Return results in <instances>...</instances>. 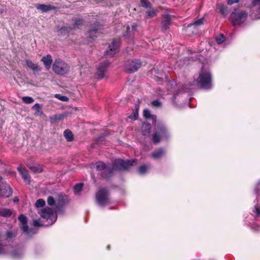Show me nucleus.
Returning <instances> with one entry per match:
<instances>
[{"label":"nucleus","instance_id":"3c124183","mask_svg":"<svg viewBox=\"0 0 260 260\" xmlns=\"http://www.w3.org/2000/svg\"><path fill=\"white\" fill-rule=\"evenodd\" d=\"M34 225L35 226H41L40 223V221L38 220H34Z\"/></svg>","mask_w":260,"mask_h":260},{"label":"nucleus","instance_id":"79ce46f5","mask_svg":"<svg viewBox=\"0 0 260 260\" xmlns=\"http://www.w3.org/2000/svg\"><path fill=\"white\" fill-rule=\"evenodd\" d=\"M254 191L256 194L259 195L260 192V183H257L254 188Z\"/></svg>","mask_w":260,"mask_h":260},{"label":"nucleus","instance_id":"f8f14e48","mask_svg":"<svg viewBox=\"0 0 260 260\" xmlns=\"http://www.w3.org/2000/svg\"><path fill=\"white\" fill-rule=\"evenodd\" d=\"M110 64V62L108 60H106L100 63L97 68L96 75L98 79L101 80L105 77V74L107 71V68Z\"/></svg>","mask_w":260,"mask_h":260},{"label":"nucleus","instance_id":"09e8293b","mask_svg":"<svg viewBox=\"0 0 260 260\" xmlns=\"http://www.w3.org/2000/svg\"><path fill=\"white\" fill-rule=\"evenodd\" d=\"M4 245L0 243V254H4L6 253V251L4 248Z\"/></svg>","mask_w":260,"mask_h":260},{"label":"nucleus","instance_id":"6e6552de","mask_svg":"<svg viewBox=\"0 0 260 260\" xmlns=\"http://www.w3.org/2000/svg\"><path fill=\"white\" fill-rule=\"evenodd\" d=\"M142 66V62L140 59H129L125 64V71L127 73L137 72Z\"/></svg>","mask_w":260,"mask_h":260},{"label":"nucleus","instance_id":"5fc2aeb1","mask_svg":"<svg viewBox=\"0 0 260 260\" xmlns=\"http://www.w3.org/2000/svg\"><path fill=\"white\" fill-rule=\"evenodd\" d=\"M13 202L14 203H17L19 202V199L17 197H15V198H14L13 199Z\"/></svg>","mask_w":260,"mask_h":260},{"label":"nucleus","instance_id":"9b49d317","mask_svg":"<svg viewBox=\"0 0 260 260\" xmlns=\"http://www.w3.org/2000/svg\"><path fill=\"white\" fill-rule=\"evenodd\" d=\"M120 45V42L119 40H113L111 44L109 45V50L105 52V55L111 57H113L119 52Z\"/></svg>","mask_w":260,"mask_h":260},{"label":"nucleus","instance_id":"6e6d98bb","mask_svg":"<svg viewBox=\"0 0 260 260\" xmlns=\"http://www.w3.org/2000/svg\"><path fill=\"white\" fill-rule=\"evenodd\" d=\"M256 4L259 5V10L260 12V0H255Z\"/></svg>","mask_w":260,"mask_h":260},{"label":"nucleus","instance_id":"f704fd0d","mask_svg":"<svg viewBox=\"0 0 260 260\" xmlns=\"http://www.w3.org/2000/svg\"><path fill=\"white\" fill-rule=\"evenodd\" d=\"M45 205V202L43 199H38L35 204V205L37 207H43Z\"/></svg>","mask_w":260,"mask_h":260},{"label":"nucleus","instance_id":"cd10ccee","mask_svg":"<svg viewBox=\"0 0 260 260\" xmlns=\"http://www.w3.org/2000/svg\"><path fill=\"white\" fill-rule=\"evenodd\" d=\"M219 12L223 16H225L228 14V7L221 5L219 7Z\"/></svg>","mask_w":260,"mask_h":260},{"label":"nucleus","instance_id":"1a4fd4ad","mask_svg":"<svg viewBox=\"0 0 260 260\" xmlns=\"http://www.w3.org/2000/svg\"><path fill=\"white\" fill-rule=\"evenodd\" d=\"M41 216L48 221V224L52 225L55 222L57 215L54 213L52 209L49 207H46L42 210Z\"/></svg>","mask_w":260,"mask_h":260},{"label":"nucleus","instance_id":"412c9836","mask_svg":"<svg viewBox=\"0 0 260 260\" xmlns=\"http://www.w3.org/2000/svg\"><path fill=\"white\" fill-rule=\"evenodd\" d=\"M17 170L19 172V173L21 175L22 177L24 180H29L30 176L28 174V171L25 167H18Z\"/></svg>","mask_w":260,"mask_h":260},{"label":"nucleus","instance_id":"c85d7f7f","mask_svg":"<svg viewBox=\"0 0 260 260\" xmlns=\"http://www.w3.org/2000/svg\"><path fill=\"white\" fill-rule=\"evenodd\" d=\"M17 232L16 231H7L6 232V235L7 238L8 239H12L16 237Z\"/></svg>","mask_w":260,"mask_h":260},{"label":"nucleus","instance_id":"423d86ee","mask_svg":"<svg viewBox=\"0 0 260 260\" xmlns=\"http://www.w3.org/2000/svg\"><path fill=\"white\" fill-rule=\"evenodd\" d=\"M109 192L105 188H100L96 193L95 199L98 204L101 206H105L111 203Z\"/></svg>","mask_w":260,"mask_h":260},{"label":"nucleus","instance_id":"9d476101","mask_svg":"<svg viewBox=\"0 0 260 260\" xmlns=\"http://www.w3.org/2000/svg\"><path fill=\"white\" fill-rule=\"evenodd\" d=\"M103 26L98 22H96L91 25V28L88 31V35L89 38L95 40L98 36L102 34L101 30Z\"/></svg>","mask_w":260,"mask_h":260},{"label":"nucleus","instance_id":"ddd939ff","mask_svg":"<svg viewBox=\"0 0 260 260\" xmlns=\"http://www.w3.org/2000/svg\"><path fill=\"white\" fill-rule=\"evenodd\" d=\"M171 15L165 14L162 15V20L160 23V29L162 32H165L170 28L171 24Z\"/></svg>","mask_w":260,"mask_h":260},{"label":"nucleus","instance_id":"c03bdc74","mask_svg":"<svg viewBox=\"0 0 260 260\" xmlns=\"http://www.w3.org/2000/svg\"><path fill=\"white\" fill-rule=\"evenodd\" d=\"M151 104L154 107H159L161 106V103L158 100H154L151 102Z\"/></svg>","mask_w":260,"mask_h":260},{"label":"nucleus","instance_id":"4c0bfd02","mask_svg":"<svg viewBox=\"0 0 260 260\" xmlns=\"http://www.w3.org/2000/svg\"><path fill=\"white\" fill-rule=\"evenodd\" d=\"M55 97L63 102H68L69 100L67 96L61 95L59 94H56Z\"/></svg>","mask_w":260,"mask_h":260},{"label":"nucleus","instance_id":"aec40b11","mask_svg":"<svg viewBox=\"0 0 260 260\" xmlns=\"http://www.w3.org/2000/svg\"><path fill=\"white\" fill-rule=\"evenodd\" d=\"M41 61L43 62L45 68L47 70H49L51 68V66L53 60L50 54H48L45 56H43L41 58Z\"/></svg>","mask_w":260,"mask_h":260},{"label":"nucleus","instance_id":"a211bd4d","mask_svg":"<svg viewBox=\"0 0 260 260\" xmlns=\"http://www.w3.org/2000/svg\"><path fill=\"white\" fill-rule=\"evenodd\" d=\"M166 149L163 148H159L154 151L151 154V157L154 159H159L165 156Z\"/></svg>","mask_w":260,"mask_h":260},{"label":"nucleus","instance_id":"bb28decb","mask_svg":"<svg viewBox=\"0 0 260 260\" xmlns=\"http://www.w3.org/2000/svg\"><path fill=\"white\" fill-rule=\"evenodd\" d=\"M72 30L70 26H64L62 27L59 30L58 33L61 35H65L69 33Z\"/></svg>","mask_w":260,"mask_h":260},{"label":"nucleus","instance_id":"603ef678","mask_svg":"<svg viewBox=\"0 0 260 260\" xmlns=\"http://www.w3.org/2000/svg\"><path fill=\"white\" fill-rule=\"evenodd\" d=\"M145 129L148 131V133H149L151 129V125L150 124H146Z\"/></svg>","mask_w":260,"mask_h":260},{"label":"nucleus","instance_id":"473e14b6","mask_svg":"<svg viewBox=\"0 0 260 260\" xmlns=\"http://www.w3.org/2000/svg\"><path fill=\"white\" fill-rule=\"evenodd\" d=\"M66 197L63 195H59L58 199L57 200L58 204L60 206H62L66 202Z\"/></svg>","mask_w":260,"mask_h":260},{"label":"nucleus","instance_id":"ea45409f","mask_svg":"<svg viewBox=\"0 0 260 260\" xmlns=\"http://www.w3.org/2000/svg\"><path fill=\"white\" fill-rule=\"evenodd\" d=\"M152 115V114H151L150 111L148 109H145L143 111V116L147 119H148Z\"/></svg>","mask_w":260,"mask_h":260},{"label":"nucleus","instance_id":"20e7f679","mask_svg":"<svg viewBox=\"0 0 260 260\" xmlns=\"http://www.w3.org/2000/svg\"><path fill=\"white\" fill-rule=\"evenodd\" d=\"M136 158L124 160L122 159H116L112 163V166L114 170L126 171L128 170L137 161Z\"/></svg>","mask_w":260,"mask_h":260},{"label":"nucleus","instance_id":"a18cd8bd","mask_svg":"<svg viewBox=\"0 0 260 260\" xmlns=\"http://www.w3.org/2000/svg\"><path fill=\"white\" fill-rule=\"evenodd\" d=\"M41 108V107L40 106V105L38 103L35 104L32 107V109L35 110L38 112H40V109Z\"/></svg>","mask_w":260,"mask_h":260},{"label":"nucleus","instance_id":"2eb2a0df","mask_svg":"<svg viewBox=\"0 0 260 260\" xmlns=\"http://www.w3.org/2000/svg\"><path fill=\"white\" fill-rule=\"evenodd\" d=\"M204 19L203 18H200L193 23H191L188 24L185 30L187 32L190 31L191 30L192 34H196L197 32L198 27L201 25H203Z\"/></svg>","mask_w":260,"mask_h":260},{"label":"nucleus","instance_id":"b1692460","mask_svg":"<svg viewBox=\"0 0 260 260\" xmlns=\"http://www.w3.org/2000/svg\"><path fill=\"white\" fill-rule=\"evenodd\" d=\"M63 136L68 142H71L74 140V136L70 129H66L63 132Z\"/></svg>","mask_w":260,"mask_h":260},{"label":"nucleus","instance_id":"39448f33","mask_svg":"<svg viewBox=\"0 0 260 260\" xmlns=\"http://www.w3.org/2000/svg\"><path fill=\"white\" fill-rule=\"evenodd\" d=\"M52 70L57 75H64L70 71V67L61 59H56L53 63Z\"/></svg>","mask_w":260,"mask_h":260},{"label":"nucleus","instance_id":"7ed1b4c3","mask_svg":"<svg viewBox=\"0 0 260 260\" xmlns=\"http://www.w3.org/2000/svg\"><path fill=\"white\" fill-rule=\"evenodd\" d=\"M95 169L102 178L106 180L110 179L113 175L114 169L111 166H108L106 163L102 161L95 163Z\"/></svg>","mask_w":260,"mask_h":260},{"label":"nucleus","instance_id":"4468645a","mask_svg":"<svg viewBox=\"0 0 260 260\" xmlns=\"http://www.w3.org/2000/svg\"><path fill=\"white\" fill-rule=\"evenodd\" d=\"M13 193L12 188L6 182L0 184V196L6 198L11 196Z\"/></svg>","mask_w":260,"mask_h":260},{"label":"nucleus","instance_id":"c9c22d12","mask_svg":"<svg viewBox=\"0 0 260 260\" xmlns=\"http://www.w3.org/2000/svg\"><path fill=\"white\" fill-rule=\"evenodd\" d=\"M22 101L26 104H31L34 102L32 98L30 96H24L22 98Z\"/></svg>","mask_w":260,"mask_h":260},{"label":"nucleus","instance_id":"49530a36","mask_svg":"<svg viewBox=\"0 0 260 260\" xmlns=\"http://www.w3.org/2000/svg\"><path fill=\"white\" fill-rule=\"evenodd\" d=\"M149 120H151L153 124H156L157 117L155 115L152 114L150 118H149Z\"/></svg>","mask_w":260,"mask_h":260},{"label":"nucleus","instance_id":"f3484780","mask_svg":"<svg viewBox=\"0 0 260 260\" xmlns=\"http://www.w3.org/2000/svg\"><path fill=\"white\" fill-rule=\"evenodd\" d=\"M36 8L37 10L41 11L42 12H47L51 10H58V8L51 5L37 4Z\"/></svg>","mask_w":260,"mask_h":260},{"label":"nucleus","instance_id":"4d7b16f0","mask_svg":"<svg viewBox=\"0 0 260 260\" xmlns=\"http://www.w3.org/2000/svg\"><path fill=\"white\" fill-rule=\"evenodd\" d=\"M106 249L107 250H110V245H108L107 246H106Z\"/></svg>","mask_w":260,"mask_h":260},{"label":"nucleus","instance_id":"2f4dec72","mask_svg":"<svg viewBox=\"0 0 260 260\" xmlns=\"http://www.w3.org/2000/svg\"><path fill=\"white\" fill-rule=\"evenodd\" d=\"M140 3L143 8L148 9L151 7V4L148 0H140Z\"/></svg>","mask_w":260,"mask_h":260},{"label":"nucleus","instance_id":"a878e982","mask_svg":"<svg viewBox=\"0 0 260 260\" xmlns=\"http://www.w3.org/2000/svg\"><path fill=\"white\" fill-rule=\"evenodd\" d=\"M73 21L74 22L73 24L74 28H80L83 24V20L82 19L74 18Z\"/></svg>","mask_w":260,"mask_h":260},{"label":"nucleus","instance_id":"f257e3e1","mask_svg":"<svg viewBox=\"0 0 260 260\" xmlns=\"http://www.w3.org/2000/svg\"><path fill=\"white\" fill-rule=\"evenodd\" d=\"M169 136L167 127L164 124L159 123L156 125V131L151 135V140L154 144H157L161 139H168Z\"/></svg>","mask_w":260,"mask_h":260},{"label":"nucleus","instance_id":"0eeeda50","mask_svg":"<svg viewBox=\"0 0 260 260\" xmlns=\"http://www.w3.org/2000/svg\"><path fill=\"white\" fill-rule=\"evenodd\" d=\"M248 14L245 11L233 12L230 15V21L234 26L241 25L247 19Z\"/></svg>","mask_w":260,"mask_h":260},{"label":"nucleus","instance_id":"de8ad7c7","mask_svg":"<svg viewBox=\"0 0 260 260\" xmlns=\"http://www.w3.org/2000/svg\"><path fill=\"white\" fill-rule=\"evenodd\" d=\"M134 119L136 120L138 117V108H136V110L133 111Z\"/></svg>","mask_w":260,"mask_h":260},{"label":"nucleus","instance_id":"e433bc0d","mask_svg":"<svg viewBox=\"0 0 260 260\" xmlns=\"http://www.w3.org/2000/svg\"><path fill=\"white\" fill-rule=\"evenodd\" d=\"M47 204L49 206H54L55 204V201L54 198L52 196H49L47 200Z\"/></svg>","mask_w":260,"mask_h":260},{"label":"nucleus","instance_id":"393cba45","mask_svg":"<svg viewBox=\"0 0 260 260\" xmlns=\"http://www.w3.org/2000/svg\"><path fill=\"white\" fill-rule=\"evenodd\" d=\"M12 211L9 209L3 208L0 210V216L5 217H10L12 215Z\"/></svg>","mask_w":260,"mask_h":260},{"label":"nucleus","instance_id":"bf43d9fd","mask_svg":"<svg viewBox=\"0 0 260 260\" xmlns=\"http://www.w3.org/2000/svg\"><path fill=\"white\" fill-rule=\"evenodd\" d=\"M12 254L13 256H14V257L15 256L14 253H12Z\"/></svg>","mask_w":260,"mask_h":260},{"label":"nucleus","instance_id":"052dcab7","mask_svg":"<svg viewBox=\"0 0 260 260\" xmlns=\"http://www.w3.org/2000/svg\"><path fill=\"white\" fill-rule=\"evenodd\" d=\"M2 12L0 11V13H1Z\"/></svg>","mask_w":260,"mask_h":260},{"label":"nucleus","instance_id":"dca6fc26","mask_svg":"<svg viewBox=\"0 0 260 260\" xmlns=\"http://www.w3.org/2000/svg\"><path fill=\"white\" fill-rule=\"evenodd\" d=\"M18 220L20 222V229L23 233L28 234V226L27 225V218L24 214H20L18 217Z\"/></svg>","mask_w":260,"mask_h":260},{"label":"nucleus","instance_id":"58836bf2","mask_svg":"<svg viewBox=\"0 0 260 260\" xmlns=\"http://www.w3.org/2000/svg\"><path fill=\"white\" fill-rule=\"evenodd\" d=\"M137 24L133 23L131 25V32L129 33L132 35V38L134 37L135 32L137 31Z\"/></svg>","mask_w":260,"mask_h":260},{"label":"nucleus","instance_id":"5701e85b","mask_svg":"<svg viewBox=\"0 0 260 260\" xmlns=\"http://www.w3.org/2000/svg\"><path fill=\"white\" fill-rule=\"evenodd\" d=\"M27 167L34 173H40L43 171V168L40 165L32 166L27 164Z\"/></svg>","mask_w":260,"mask_h":260},{"label":"nucleus","instance_id":"a19ab883","mask_svg":"<svg viewBox=\"0 0 260 260\" xmlns=\"http://www.w3.org/2000/svg\"><path fill=\"white\" fill-rule=\"evenodd\" d=\"M131 32V27L127 25L126 27V31L124 34V37H132V35L129 34Z\"/></svg>","mask_w":260,"mask_h":260},{"label":"nucleus","instance_id":"7c9ffc66","mask_svg":"<svg viewBox=\"0 0 260 260\" xmlns=\"http://www.w3.org/2000/svg\"><path fill=\"white\" fill-rule=\"evenodd\" d=\"M148 170V166L146 165H143L140 166L138 169V172L140 174H144L146 173Z\"/></svg>","mask_w":260,"mask_h":260},{"label":"nucleus","instance_id":"864d4df0","mask_svg":"<svg viewBox=\"0 0 260 260\" xmlns=\"http://www.w3.org/2000/svg\"><path fill=\"white\" fill-rule=\"evenodd\" d=\"M156 81L158 82H161L162 81V78L156 77Z\"/></svg>","mask_w":260,"mask_h":260},{"label":"nucleus","instance_id":"13d9d810","mask_svg":"<svg viewBox=\"0 0 260 260\" xmlns=\"http://www.w3.org/2000/svg\"><path fill=\"white\" fill-rule=\"evenodd\" d=\"M2 180H3V177L1 176H0V184H1L2 182H3L2 181Z\"/></svg>","mask_w":260,"mask_h":260},{"label":"nucleus","instance_id":"6ab92c4d","mask_svg":"<svg viewBox=\"0 0 260 260\" xmlns=\"http://www.w3.org/2000/svg\"><path fill=\"white\" fill-rule=\"evenodd\" d=\"M25 63L27 67L32 70L35 74L41 72V68L37 64L33 63L31 60L26 59Z\"/></svg>","mask_w":260,"mask_h":260},{"label":"nucleus","instance_id":"8fccbe9b","mask_svg":"<svg viewBox=\"0 0 260 260\" xmlns=\"http://www.w3.org/2000/svg\"><path fill=\"white\" fill-rule=\"evenodd\" d=\"M239 2V0H228L227 3L228 5H231L234 3H238Z\"/></svg>","mask_w":260,"mask_h":260},{"label":"nucleus","instance_id":"c756f323","mask_svg":"<svg viewBox=\"0 0 260 260\" xmlns=\"http://www.w3.org/2000/svg\"><path fill=\"white\" fill-rule=\"evenodd\" d=\"M215 40L219 45L222 44L225 41V37L222 34L215 37Z\"/></svg>","mask_w":260,"mask_h":260},{"label":"nucleus","instance_id":"72a5a7b5","mask_svg":"<svg viewBox=\"0 0 260 260\" xmlns=\"http://www.w3.org/2000/svg\"><path fill=\"white\" fill-rule=\"evenodd\" d=\"M83 184L82 183L76 184L74 188V191L76 193L80 192L83 188Z\"/></svg>","mask_w":260,"mask_h":260},{"label":"nucleus","instance_id":"37998d69","mask_svg":"<svg viewBox=\"0 0 260 260\" xmlns=\"http://www.w3.org/2000/svg\"><path fill=\"white\" fill-rule=\"evenodd\" d=\"M253 212L255 214V216L257 217L260 215V208L257 206H255Z\"/></svg>","mask_w":260,"mask_h":260},{"label":"nucleus","instance_id":"4be33fe9","mask_svg":"<svg viewBox=\"0 0 260 260\" xmlns=\"http://www.w3.org/2000/svg\"><path fill=\"white\" fill-rule=\"evenodd\" d=\"M148 9H149L146 11V19L152 18L157 16L158 11L154 9L152 7Z\"/></svg>","mask_w":260,"mask_h":260},{"label":"nucleus","instance_id":"f03ea898","mask_svg":"<svg viewBox=\"0 0 260 260\" xmlns=\"http://www.w3.org/2000/svg\"><path fill=\"white\" fill-rule=\"evenodd\" d=\"M212 78L209 71H204L203 69L199 74L197 82L200 85V87L204 89H210L212 87Z\"/></svg>","mask_w":260,"mask_h":260}]
</instances>
